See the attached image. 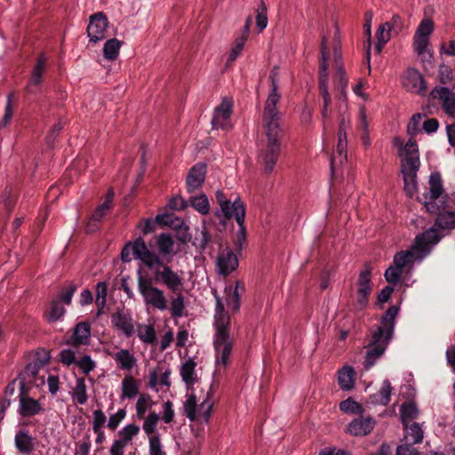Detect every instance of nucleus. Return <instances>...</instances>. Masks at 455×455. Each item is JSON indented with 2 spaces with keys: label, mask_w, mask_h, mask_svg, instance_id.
Segmentation results:
<instances>
[{
  "label": "nucleus",
  "mask_w": 455,
  "mask_h": 455,
  "mask_svg": "<svg viewBox=\"0 0 455 455\" xmlns=\"http://www.w3.org/2000/svg\"><path fill=\"white\" fill-rule=\"evenodd\" d=\"M278 67L270 70L268 80L270 90L262 113V130L266 137L259 155V162L264 167V172H273L281 153V144L284 137V124L282 114L277 108L281 94L278 92Z\"/></svg>",
  "instance_id": "1"
},
{
  "label": "nucleus",
  "mask_w": 455,
  "mask_h": 455,
  "mask_svg": "<svg viewBox=\"0 0 455 455\" xmlns=\"http://www.w3.org/2000/svg\"><path fill=\"white\" fill-rule=\"evenodd\" d=\"M398 306H391L380 318V323L371 331V339L366 347V355L363 363L364 369L371 368L381 357L393 338L395 318L399 314Z\"/></svg>",
  "instance_id": "2"
},
{
  "label": "nucleus",
  "mask_w": 455,
  "mask_h": 455,
  "mask_svg": "<svg viewBox=\"0 0 455 455\" xmlns=\"http://www.w3.org/2000/svg\"><path fill=\"white\" fill-rule=\"evenodd\" d=\"M453 228H455V212L443 211L439 212L433 228L418 235L410 248L396 251L394 256L427 255L441 239V236L437 234V229L451 230Z\"/></svg>",
  "instance_id": "3"
},
{
  "label": "nucleus",
  "mask_w": 455,
  "mask_h": 455,
  "mask_svg": "<svg viewBox=\"0 0 455 455\" xmlns=\"http://www.w3.org/2000/svg\"><path fill=\"white\" fill-rule=\"evenodd\" d=\"M181 249L177 245L174 236L170 233L154 235L148 243L142 237L128 242L121 251L120 256H170L178 254Z\"/></svg>",
  "instance_id": "4"
},
{
  "label": "nucleus",
  "mask_w": 455,
  "mask_h": 455,
  "mask_svg": "<svg viewBox=\"0 0 455 455\" xmlns=\"http://www.w3.org/2000/svg\"><path fill=\"white\" fill-rule=\"evenodd\" d=\"M398 155L403 158L402 172L404 189L412 194L417 188V172L420 166L419 151L416 140L410 138Z\"/></svg>",
  "instance_id": "5"
},
{
  "label": "nucleus",
  "mask_w": 455,
  "mask_h": 455,
  "mask_svg": "<svg viewBox=\"0 0 455 455\" xmlns=\"http://www.w3.org/2000/svg\"><path fill=\"white\" fill-rule=\"evenodd\" d=\"M143 263L155 272L156 281H162L171 291L176 292L182 288L181 278L168 266L162 258H140Z\"/></svg>",
  "instance_id": "6"
},
{
  "label": "nucleus",
  "mask_w": 455,
  "mask_h": 455,
  "mask_svg": "<svg viewBox=\"0 0 455 455\" xmlns=\"http://www.w3.org/2000/svg\"><path fill=\"white\" fill-rule=\"evenodd\" d=\"M213 347L215 362L218 367L226 368L229 363L234 347V339L230 335L229 327L214 328Z\"/></svg>",
  "instance_id": "7"
},
{
  "label": "nucleus",
  "mask_w": 455,
  "mask_h": 455,
  "mask_svg": "<svg viewBox=\"0 0 455 455\" xmlns=\"http://www.w3.org/2000/svg\"><path fill=\"white\" fill-rule=\"evenodd\" d=\"M214 405L212 400V392L210 387L206 394L205 398L197 408V401L195 394L187 396V400L183 404L184 413L190 421H196L202 418L205 422H208L212 411Z\"/></svg>",
  "instance_id": "8"
},
{
  "label": "nucleus",
  "mask_w": 455,
  "mask_h": 455,
  "mask_svg": "<svg viewBox=\"0 0 455 455\" xmlns=\"http://www.w3.org/2000/svg\"><path fill=\"white\" fill-rule=\"evenodd\" d=\"M189 243L195 247L196 251L200 254L212 256L214 253H217V256H225L221 251L222 244L220 238H212L204 225H203L202 228H197L195 229Z\"/></svg>",
  "instance_id": "9"
},
{
  "label": "nucleus",
  "mask_w": 455,
  "mask_h": 455,
  "mask_svg": "<svg viewBox=\"0 0 455 455\" xmlns=\"http://www.w3.org/2000/svg\"><path fill=\"white\" fill-rule=\"evenodd\" d=\"M216 199L220 206L221 212L228 220H230L233 216L235 217L237 224L240 227L239 235L243 239H244L245 205L241 200L240 196H237L231 204L230 200L226 198L224 193L220 190H218L216 192Z\"/></svg>",
  "instance_id": "10"
},
{
  "label": "nucleus",
  "mask_w": 455,
  "mask_h": 455,
  "mask_svg": "<svg viewBox=\"0 0 455 455\" xmlns=\"http://www.w3.org/2000/svg\"><path fill=\"white\" fill-rule=\"evenodd\" d=\"M328 39L325 36L322 37L320 45V66H319V76H318V89L319 93L323 98V106L330 107L331 102V94L328 91Z\"/></svg>",
  "instance_id": "11"
},
{
  "label": "nucleus",
  "mask_w": 455,
  "mask_h": 455,
  "mask_svg": "<svg viewBox=\"0 0 455 455\" xmlns=\"http://www.w3.org/2000/svg\"><path fill=\"white\" fill-rule=\"evenodd\" d=\"M139 291L148 304H151L159 310L167 308V300L164 291L152 285V281L140 276L138 281Z\"/></svg>",
  "instance_id": "12"
},
{
  "label": "nucleus",
  "mask_w": 455,
  "mask_h": 455,
  "mask_svg": "<svg viewBox=\"0 0 455 455\" xmlns=\"http://www.w3.org/2000/svg\"><path fill=\"white\" fill-rule=\"evenodd\" d=\"M356 307L363 309L369 302L371 292V267L365 264L357 280Z\"/></svg>",
  "instance_id": "13"
},
{
  "label": "nucleus",
  "mask_w": 455,
  "mask_h": 455,
  "mask_svg": "<svg viewBox=\"0 0 455 455\" xmlns=\"http://www.w3.org/2000/svg\"><path fill=\"white\" fill-rule=\"evenodd\" d=\"M140 427L135 424H128L119 430L116 434V439L114 440L110 449V455H124L126 446L140 433Z\"/></svg>",
  "instance_id": "14"
},
{
  "label": "nucleus",
  "mask_w": 455,
  "mask_h": 455,
  "mask_svg": "<svg viewBox=\"0 0 455 455\" xmlns=\"http://www.w3.org/2000/svg\"><path fill=\"white\" fill-rule=\"evenodd\" d=\"M19 409L20 415L23 418H30L44 411L38 400L30 397L25 390L24 381H20Z\"/></svg>",
  "instance_id": "15"
},
{
  "label": "nucleus",
  "mask_w": 455,
  "mask_h": 455,
  "mask_svg": "<svg viewBox=\"0 0 455 455\" xmlns=\"http://www.w3.org/2000/svg\"><path fill=\"white\" fill-rule=\"evenodd\" d=\"M232 112L233 102L227 98L223 99L220 106L214 109L211 122L212 129L230 130L232 128L230 120Z\"/></svg>",
  "instance_id": "16"
},
{
  "label": "nucleus",
  "mask_w": 455,
  "mask_h": 455,
  "mask_svg": "<svg viewBox=\"0 0 455 455\" xmlns=\"http://www.w3.org/2000/svg\"><path fill=\"white\" fill-rule=\"evenodd\" d=\"M108 26V18L102 12H99L91 15L90 21L86 29L90 42L96 44L103 40L106 37Z\"/></svg>",
  "instance_id": "17"
},
{
  "label": "nucleus",
  "mask_w": 455,
  "mask_h": 455,
  "mask_svg": "<svg viewBox=\"0 0 455 455\" xmlns=\"http://www.w3.org/2000/svg\"><path fill=\"white\" fill-rule=\"evenodd\" d=\"M402 84L408 92L425 94L427 91L423 76L415 68H409L402 76Z\"/></svg>",
  "instance_id": "18"
},
{
  "label": "nucleus",
  "mask_w": 455,
  "mask_h": 455,
  "mask_svg": "<svg viewBox=\"0 0 455 455\" xmlns=\"http://www.w3.org/2000/svg\"><path fill=\"white\" fill-rule=\"evenodd\" d=\"M434 100H438L443 111L451 116L455 115V93L447 87L435 86L431 93Z\"/></svg>",
  "instance_id": "19"
},
{
  "label": "nucleus",
  "mask_w": 455,
  "mask_h": 455,
  "mask_svg": "<svg viewBox=\"0 0 455 455\" xmlns=\"http://www.w3.org/2000/svg\"><path fill=\"white\" fill-rule=\"evenodd\" d=\"M206 174V164L198 163L193 165L187 175L186 186L188 193L199 189L204 182Z\"/></svg>",
  "instance_id": "20"
},
{
  "label": "nucleus",
  "mask_w": 455,
  "mask_h": 455,
  "mask_svg": "<svg viewBox=\"0 0 455 455\" xmlns=\"http://www.w3.org/2000/svg\"><path fill=\"white\" fill-rule=\"evenodd\" d=\"M375 425L376 421L373 418L361 416L347 426V433L354 436H364L373 430Z\"/></svg>",
  "instance_id": "21"
},
{
  "label": "nucleus",
  "mask_w": 455,
  "mask_h": 455,
  "mask_svg": "<svg viewBox=\"0 0 455 455\" xmlns=\"http://www.w3.org/2000/svg\"><path fill=\"white\" fill-rule=\"evenodd\" d=\"M111 323L126 337H132L135 332L134 321L130 313L118 310L111 316Z\"/></svg>",
  "instance_id": "22"
},
{
  "label": "nucleus",
  "mask_w": 455,
  "mask_h": 455,
  "mask_svg": "<svg viewBox=\"0 0 455 455\" xmlns=\"http://www.w3.org/2000/svg\"><path fill=\"white\" fill-rule=\"evenodd\" d=\"M90 324L87 322H80L75 326L72 335L65 341V344L73 347L86 345L90 339Z\"/></svg>",
  "instance_id": "23"
},
{
  "label": "nucleus",
  "mask_w": 455,
  "mask_h": 455,
  "mask_svg": "<svg viewBox=\"0 0 455 455\" xmlns=\"http://www.w3.org/2000/svg\"><path fill=\"white\" fill-rule=\"evenodd\" d=\"M227 293L226 303L233 313L239 311L241 298L245 291V286L241 281H236L234 287L229 286L225 290Z\"/></svg>",
  "instance_id": "24"
},
{
  "label": "nucleus",
  "mask_w": 455,
  "mask_h": 455,
  "mask_svg": "<svg viewBox=\"0 0 455 455\" xmlns=\"http://www.w3.org/2000/svg\"><path fill=\"white\" fill-rule=\"evenodd\" d=\"M215 299L214 328L230 327V317L225 311L224 304L217 291H212Z\"/></svg>",
  "instance_id": "25"
},
{
  "label": "nucleus",
  "mask_w": 455,
  "mask_h": 455,
  "mask_svg": "<svg viewBox=\"0 0 455 455\" xmlns=\"http://www.w3.org/2000/svg\"><path fill=\"white\" fill-rule=\"evenodd\" d=\"M45 59L42 55L38 58L31 74L30 82L27 86L28 93L34 94L39 91L42 83L43 72L45 67Z\"/></svg>",
  "instance_id": "26"
},
{
  "label": "nucleus",
  "mask_w": 455,
  "mask_h": 455,
  "mask_svg": "<svg viewBox=\"0 0 455 455\" xmlns=\"http://www.w3.org/2000/svg\"><path fill=\"white\" fill-rule=\"evenodd\" d=\"M391 391L392 387L390 381L388 379H385L382 382V386L379 390L369 396L367 403L372 405L386 406L390 402Z\"/></svg>",
  "instance_id": "27"
},
{
  "label": "nucleus",
  "mask_w": 455,
  "mask_h": 455,
  "mask_svg": "<svg viewBox=\"0 0 455 455\" xmlns=\"http://www.w3.org/2000/svg\"><path fill=\"white\" fill-rule=\"evenodd\" d=\"M16 449L21 454H29L34 450L33 438L26 429L19 430L14 438Z\"/></svg>",
  "instance_id": "28"
},
{
  "label": "nucleus",
  "mask_w": 455,
  "mask_h": 455,
  "mask_svg": "<svg viewBox=\"0 0 455 455\" xmlns=\"http://www.w3.org/2000/svg\"><path fill=\"white\" fill-rule=\"evenodd\" d=\"M403 426L405 432L404 441L406 443L415 444L422 442L424 433L419 423L413 422Z\"/></svg>",
  "instance_id": "29"
},
{
  "label": "nucleus",
  "mask_w": 455,
  "mask_h": 455,
  "mask_svg": "<svg viewBox=\"0 0 455 455\" xmlns=\"http://www.w3.org/2000/svg\"><path fill=\"white\" fill-rule=\"evenodd\" d=\"M113 358L118 367L124 371H131L136 364V358L127 349H121L113 355Z\"/></svg>",
  "instance_id": "30"
},
{
  "label": "nucleus",
  "mask_w": 455,
  "mask_h": 455,
  "mask_svg": "<svg viewBox=\"0 0 455 455\" xmlns=\"http://www.w3.org/2000/svg\"><path fill=\"white\" fill-rule=\"evenodd\" d=\"M333 82L335 85V90L337 91L336 97H338L339 100H345L347 78L343 66H339L338 68H336Z\"/></svg>",
  "instance_id": "31"
},
{
  "label": "nucleus",
  "mask_w": 455,
  "mask_h": 455,
  "mask_svg": "<svg viewBox=\"0 0 455 455\" xmlns=\"http://www.w3.org/2000/svg\"><path fill=\"white\" fill-rule=\"evenodd\" d=\"M196 363L194 359H188L180 368V376L182 380L186 383L187 386L194 385L196 380Z\"/></svg>",
  "instance_id": "32"
},
{
  "label": "nucleus",
  "mask_w": 455,
  "mask_h": 455,
  "mask_svg": "<svg viewBox=\"0 0 455 455\" xmlns=\"http://www.w3.org/2000/svg\"><path fill=\"white\" fill-rule=\"evenodd\" d=\"M443 192L442 178L439 172H433L429 177V192L426 199H438Z\"/></svg>",
  "instance_id": "33"
},
{
  "label": "nucleus",
  "mask_w": 455,
  "mask_h": 455,
  "mask_svg": "<svg viewBox=\"0 0 455 455\" xmlns=\"http://www.w3.org/2000/svg\"><path fill=\"white\" fill-rule=\"evenodd\" d=\"M175 243L176 246L178 245L181 251L188 245L189 241L191 240L192 234L189 232V228L183 221L180 224L175 226Z\"/></svg>",
  "instance_id": "34"
},
{
  "label": "nucleus",
  "mask_w": 455,
  "mask_h": 455,
  "mask_svg": "<svg viewBox=\"0 0 455 455\" xmlns=\"http://www.w3.org/2000/svg\"><path fill=\"white\" fill-rule=\"evenodd\" d=\"M338 381L342 390H350L355 384V371L352 367H343L338 377Z\"/></svg>",
  "instance_id": "35"
},
{
  "label": "nucleus",
  "mask_w": 455,
  "mask_h": 455,
  "mask_svg": "<svg viewBox=\"0 0 455 455\" xmlns=\"http://www.w3.org/2000/svg\"><path fill=\"white\" fill-rule=\"evenodd\" d=\"M139 393V384L132 376H125L122 380L121 398H132Z\"/></svg>",
  "instance_id": "36"
},
{
  "label": "nucleus",
  "mask_w": 455,
  "mask_h": 455,
  "mask_svg": "<svg viewBox=\"0 0 455 455\" xmlns=\"http://www.w3.org/2000/svg\"><path fill=\"white\" fill-rule=\"evenodd\" d=\"M400 412L403 425L411 423L413 419H417L419 415V410L412 402L403 403L400 408Z\"/></svg>",
  "instance_id": "37"
},
{
  "label": "nucleus",
  "mask_w": 455,
  "mask_h": 455,
  "mask_svg": "<svg viewBox=\"0 0 455 455\" xmlns=\"http://www.w3.org/2000/svg\"><path fill=\"white\" fill-rule=\"evenodd\" d=\"M121 47V42L116 38L106 41L103 47L104 58L108 60H114L117 58Z\"/></svg>",
  "instance_id": "38"
},
{
  "label": "nucleus",
  "mask_w": 455,
  "mask_h": 455,
  "mask_svg": "<svg viewBox=\"0 0 455 455\" xmlns=\"http://www.w3.org/2000/svg\"><path fill=\"white\" fill-rule=\"evenodd\" d=\"M138 337L147 344L154 345L157 342L156 331L153 325L138 324Z\"/></svg>",
  "instance_id": "39"
},
{
  "label": "nucleus",
  "mask_w": 455,
  "mask_h": 455,
  "mask_svg": "<svg viewBox=\"0 0 455 455\" xmlns=\"http://www.w3.org/2000/svg\"><path fill=\"white\" fill-rule=\"evenodd\" d=\"M219 273L228 275L238 267V258H217Z\"/></svg>",
  "instance_id": "40"
},
{
  "label": "nucleus",
  "mask_w": 455,
  "mask_h": 455,
  "mask_svg": "<svg viewBox=\"0 0 455 455\" xmlns=\"http://www.w3.org/2000/svg\"><path fill=\"white\" fill-rule=\"evenodd\" d=\"M190 205L203 215H206L210 211V204L207 196L204 194H201L196 196H191L189 198Z\"/></svg>",
  "instance_id": "41"
},
{
  "label": "nucleus",
  "mask_w": 455,
  "mask_h": 455,
  "mask_svg": "<svg viewBox=\"0 0 455 455\" xmlns=\"http://www.w3.org/2000/svg\"><path fill=\"white\" fill-rule=\"evenodd\" d=\"M153 405L150 395L141 394L136 403V415L139 419H144L148 409Z\"/></svg>",
  "instance_id": "42"
},
{
  "label": "nucleus",
  "mask_w": 455,
  "mask_h": 455,
  "mask_svg": "<svg viewBox=\"0 0 455 455\" xmlns=\"http://www.w3.org/2000/svg\"><path fill=\"white\" fill-rule=\"evenodd\" d=\"M108 292V284L105 282H100L96 285V300L95 303L98 307V315L102 313V309L106 305Z\"/></svg>",
  "instance_id": "43"
},
{
  "label": "nucleus",
  "mask_w": 455,
  "mask_h": 455,
  "mask_svg": "<svg viewBox=\"0 0 455 455\" xmlns=\"http://www.w3.org/2000/svg\"><path fill=\"white\" fill-rule=\"evenodd\" d=\"M159 419V415L155 411H151L148 417L144 418L142 428L148 437L156 435L155 433Z\"/></svg>",
  "instance_id": "44"
},
{
  "label": "nucleus",
  "mask_w": 455,
  "mask_h": 455,
  "mask_svg": "<svg viewBox=\"0 0 455 455\" xmlns=\"http://www.w3.org/2000/svg\"><path fill=\"white\" fill-rule=\"evenodd\" d=\"M74 399L78 404H84L87 402L88 396L86 393V385L84 378L76 379V385L73 394Z\"/></svg>",
  "instance_id": "45"
},
{
  "label": "nucleus",
  "mask_w": 455,
  "mask_h": 455,
  "mask_svg": "<svg viewBox=\"0 0 455 455\" xmlns=\"http://www.w3.org/2000/svg\"><path fill=\"white\" fill-rule=\"evenodd\" d=\"M382 24L393 36H397L403 28V20L398 14H394L389 20Z\"/></svg>",
  "instance_id": "46"
},
{
  "label": "nucleus",
  "mask_w": 455,
  "mask_h": 455,
  "mask_svg": "<svg viewBox=\"0 0 455 455\" xmlns=\"http://www.w3.org/2000/svg\"><path fill=\"white\" fill-rule=\"evenodd\" d=\"M66 309L61 305L60 301L59 299H52L50 305V310L48 313V321L49 322H56L59 319H60L63 315L65 314Z\"/></svg>",
  "instance_id": "47"
},
{
  "label": "nucleus",
  "mask_w": 455,
  "mask_h": 455,
  "mask_svg": "<svg viewBox=\"0 0 455 455\" xmlns=\"http://www.w3.org/2000/svg\"><path fill=\"white\" fill-rule=\"evenodd\" d=\"M373 13L371 11H368L364 14V24H363V30L364 34L367 36V52H366V59L367 63L370 66V60H371V20H372Z\"/></svg>",
  "instance_id": "48"
},
{
  "label": "nucleus",
  "mask_w": 455,
  "mask_h": 455,
  "mask_svg": "<svg viewBox=\"0 0 455 455\" xmlns=\"http://www.w3.org/2000/svg\"><path fill=\"white\" fill-rule=\"evenodd\" d=\"M339 409L340 411L347 413H355L362 415L363 412L362 405L354 401L352 398H347L340 402Z\"/></svg>",
  "instance_id": "49"
},
{
  "label": "nucleus",
  "mask_w": 455,
  "mask_h": 455,
  "mask_svg": "<svg viewBox=\"0 0 455 455\" xmlns=\"http://www.w3.org/2000/svg\"><path fill=\"white\" fill-rule=\"evenodd\" d=\"M256 12V24L259 31L261 32L267 26V6L263 0H259V4L258 5Z\"/></svg>",
  "instance_id": "50"
},
{
  "label": "nucleus",
  "mask_w": 455,
  "mask_h": 455,
  "mask_svg": "<svg viewBox=\"0 0 455 455\" xmlns=\"http://www.w3.org/2000/svg\"><path fill=\"white\" fill-rule=\"evenodd\" d=\"M12 99H13V93L11 92L7 96L6 106L4 108V114L2 120L0 121V128L6 127L12 122V119L13 116V112H14V109L12 107Z\"/></svg>",
  "instance_id": "51"
},
{
  "label": "nucleus",
  "mask_w": 455,
  "mask_h": 455,
  "mask_svg": "<svg viewBox=\"0 0 455 455\" xmlns=\"http://www.w3.org/2000/svg\"><path fill=\"white\" fill-rule=\"evenodd\" d=\"M434 31V22L431 19H423L418 26L415 35L418 37L429 38Z\"/></svg>",
  "instance_id": "52"
},
{
  "label": "nucleus",
  "mask_w": 455,
  "mask_h": 455,
  "mask_svg": "<svg viewBox=\"0 0 455 455\" xmlns=\"http://www.w3.org/2000/svg\"><path fill=\"white\" fill-rule=\"evenodd\" d=\"M423 117H425V115L420 113L414 114L411 116L407 125V133L411 136V138H413L415 135L420 132L419 125Z\"/></svg>",
  "instance_id": "53"
},
{
  "label": "nucleus",
  "mask_w": 455,
  "mask_h": 455,
  "mask_svg": "<svg viewBox=\"0 0 455 455\" xmlns=\"http://www.w3.org/2000/svg\"><path fill=\"white\" fill-rule=\"evenodd\" d=\"M246 41L247 40L244 38V36H238L235 39L234 45L230 50L228 58V63H232L237 59V57L241 54Z\"/></svg>",
  "instance_id": "54"
},
{
  "label": "nucleus",
  "mask_w": 455,
  "mask_h": 455,
  "mask_svg": "<svg viewBox=\"0 0 455 455\" xmlns=\"http://www.w3.org/2000/svg\"><path fill=\"white\" fill-rule=\"evenodd\" d=\"M126 411L124 409H119L116 413L111 414L108 420V427L111 431L116 430L119 427L120 423L125 419Z\"/></svg>",
  "instance_id": "55"
},
{
  "label": "nucleus",
  "mask_w": 455,
  "mask_h": 455,
  "mask_svg": "<svg viewBox=\"0 0 455 455\" xmlns=\"http://www.w3.org/2000/svg\"><path fill=\"white\" fill-rule=\"evenodd\" d=\"M149 455H165L159 435L148 437Z\"/></svg>",
  "instance_id": "56"
},
{
  "label": "nucleus",
  "mask_w": 455,
  "mask_h": 455,
  "mask_svg": "<svg viewBox=\"0 0 455 455\" xmlns=\"http://www.w3.org/2000/svg\"><path fill=\"white\" fill-rule=\"evenodd\" d=\"M185 308L184 305V297L180 292L176 298L172 300L171 312L173 317H180L183 315V311Z\"/></svg>",
  "instance_id": "57"
},
{
  "label": "nucleus",
  "mask_w": 455,
  "mask_h": 455,
  "mask_svg": "<svg viewBox=\"0 0 455 455\" xmlns=\"http://www.w3.org/2000/svg\"><path fill=\"white\" fill-rule=\"evenodd\" d=\"M438 75L442 84H448L453 79V70L444 63L439 65Z\"/></svg>",
  "instance_id": "58"
},
{
  "label": "nucleus",
  "mask_w": 455,
  "mask_h": 455,
  "mask_svg": "<svg viewBox=\"0 0 455 455\" xmlns=\"http://www.w3.org/2000/svg\"><path fill=\"white\" fill-rule=\"evenodd\" d=\"M76 364L86 375L89 374L96 366L95 362L87 355H84L80 360H77Z\"/></svg>",
  "instance_id": "59"
},
{
  "label": "nucleus",
  "mask_w": 455,
  "mask_h": 455,
  "mask_svg": "<svg viewBox=\"0 0 455 455\" xmlns=\"http://www.w3.org/2000/svg\"><path fill=\"white\" fill-rule=\"evenodd\" d=\"M76 291V285H69L67 288L62 289L60 291V294L56 299H59L61 302L65 303L66 305H69L71 303L72 298L74 293Z\"/></svg>",
  "instance_id": "60"
},
{
  "label": "nucleus",
  "mask_w": 455,
  "mask_h": 455,
  "mask_svg": "<svg viewBox=\"0 0 455 455\" xmlns=\"http://www.w3.org/2000/svg\"><path fill=\"white\" fill-rule=\"evenodd\" d=\"M93 420H92V430L98 431L99 429L103 428L107 417L105 413L101 410H95L92 412Z\"/></svg>",
  "instance_id": "61"
},
{
  "label": "nucleus",
  "mask_w": 455,
  "mask_h": 455,
  "mask_svg": "<svg viewBox=\"0 0 455 455\" xmlns=\"http://www.w3.org/2000/svg\"><path fill=\"white\" fill-rule=\"evenodd\" d=\"M403 271L399 267L390 266L385 272V278L388 283H396L402 275Z\"/></svg>",
  "instance_id": "62"
},
{
  "label": "nucleus",
  "mask_w": 455,
  "mask_h": 455,
  "mask_svg": "<svg viewBox=\"0 0 455 455\" xmlns=\"http://www.w3.org/2000/svg\"><path fill=\"white\" fill-rule=\"evenodd\" d=\"M156 227V221L152 219L141 220L137 228H140L144 235H148L155 231Z\"/></svg>",
  "instance_id": "63"
},
{
  "label": "nucleus",
  "mask_w": 455,
  "mask_h": 455,
  "mask_svg": "<svg viewBox=\"0 0 455 455\" xmlns=\"http://www.w3.org/2000/svg\"><path fill=\"white\" fill-rule=\"evenodd\" d=\"M167 205L171 210L181 211L188 207V203L182 196H175L169 200Z\"/></svg>",
  "instance_id": "64"
}]
</instances>
